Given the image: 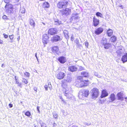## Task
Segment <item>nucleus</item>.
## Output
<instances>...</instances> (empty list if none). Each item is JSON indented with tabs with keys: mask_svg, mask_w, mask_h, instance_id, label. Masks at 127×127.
Returning a JSON list of instances; mask_svg holds the SVG:
<instances>
[{
	"mask_svg": "<svg viewBox=\"0 0 127 127\" xmlns=\"http://www.w3.org/2000/svg\"><path fill=\"white\" fill-rule=\"evenodd\" d=\"M77 70V68L74 65L70 66H69L68 68V70L71 72L76 71Z\"/></svg>",
	"mask_w": 127,
	"mask_h": 127,
	"instance_id": "17",
	"label": "nucleus"
},
{
	"mask_svg": "<svg viewBox=\"0 0 127 127\" xmlns=\"http://www.w3.org/2000/svg\"><path fill=\"white\" fill-rule=\"evenodd\" d=\"M79 87L82 88L83 87L87 86H88L90 83V82L88 80L81 79L80 80Z\"/></svg>",
	"mask_w": 127,
	"mask_h": 127,
	"instance_id": "4",
	"label": "nucleus"
},
{
	"mask_svg": "<svg viewBox=\"0 0 127 127\" xmlns=\"http://www.w3.org/2000/svg\"><path fill=\"white\" fill-rule=\"evenodd\" d=\"M109 40L111 42H114L117 40V37L115 35H113L110 37Z\"/></svg>",
	"mask_w": 127,
	"mask_h": 127,
	"instance_id": "24",
	"label": "nucleus"
},
{
	"mask_svg": "<svg viewBox=\"0 0 127 127\" xmlns=\"http://www.w3.org/2000/svg\"><path fill=\"white\" fill-rule=\"evenodd\" d=\"M96 15L97 17H102V14L100 13L99 12H96Z\"/></svg>",
	"mask_w": 127,
	"mask_h": 127,
	"instance_id": "30",
	"label": "nucleus"
},
{
	"mask_svg": "<svg viewBox=\"0 0 127 127\" xmlns=\"http://www.w3.org/2000/svg\"><path fill=\"white\" fill-rule=\"evenodd\" d=\"M108 95V94L107 90L105 89L103 90L102 91L100 97L101 98H102L107 96Z\"/></svg>",
	"mask_w": 127,
	"mask_h": 127,
	"instance_id": "12",
	"label": "nucleus"
},
{
	"mask_svg": "<svg viewBox=\"0 0 127 127\" xmlns=\"http://www.w3.org/2000/svg\"><path fill=\"white\" fill-rule=\"evenodd\" d=\"M79 17L77 13L73 14L72 16L71 19L72 20H76L79 19Z\"/></svg>",
	"mask_w": 127,
	"mask_h": 127,
	"instance_id": "21",
	"label": "nucleus"
},
{
	"mask_svg": "<svg viewBox=\"0 0 127 127\" xmlns=\"http://www.w3.org/2000/svg\"><path fill=\"white\" fill-rule=\"evenodd\" d=\"M99 20L94 17L93 18V25L95 27L97 26L99 24Z\"/></svg>",
	"mask_w": 127,
	"mask_h": 127,
	"instance_id": "15",
	"label": "nucleus"
},
{
	"mask_svg": "<svg viewBox=\"0 0 127 127\" xmlns=\"http://www.w3.org/2000/svg\"><path fill=\"white\" fill-rule=\"evenodd\" d=\"M9 37L10 39V42L11 43L13 42H14V35L12 34L9 35Z\"/></svg>",
	"mask_w": 127,
	"mask_h": 127,
	"instance_id": "28",
	"label": "nucleus"
},
{
	"mask_svg": "<svg viewBox=\"0 0 127 127\" xmlns=\"http://www.w3.org/2000/svg\"><path fill=\"white\" fill-rule=\"evenodd\" d=\"M122 61L124 63L127 61V53H126L125 54L123 55L122 58Z\"/></svg>",
	"mask_w": 127,
	"mask_h": 127,
	"instance_id": "23",
	"label": "nucleus"
},
{
	"mask_svg": "<svg viewBox=\"0 0 127 127\" xmlns=\"http://www.w3.org/2000/svg\"><path fill=\"white\" fill-rule=\"evenodd\" d=\"M4 65V64H2V65H1V67H3V66Z\"/></svg>",
	"mask_w": 127,
	"mask_h": 127,
	"instance_id": "52",
	"label": "nucleus"
},
{
	"mask_svg": "<svg viewBox=\"0 0 127 127\" xmlns=\"http://www.w3.org/2000/svg\"><path fill=\"white\" fill-rule=\"evenodd\" d=\"M103 31V28L99 27L97 28L95 31V33L96 35H99Z\"/></svg>",
	"mask_w": 127,
	"mask_h": 127,
	"instance_id": "14",
	"label": "nucleus"
},
{
	"mask_svg": "<svg viewBox=\"0 0 127 127\" xmlns=\"http://www.w3.org/2000/svg\"><path fill=\"white\" fill-rule=\"evenodd\" d=\"M61 39L60 36L56 35L52 37L51 41L52 42H57L60 41Z\"/></svg>",
	"mask_w": 127,
	"mask_h": 127,
	"instance_id": "11",
	"label": "nucleus"
},
{
	"mask_svg": "<svg viewBox=\"0 0 127 127\" xmlns=\"http://www.w3.org/2000/svg\"><path fill=\"white\" fill-rule=\"evenodd\" d=\"M64 33L65 38L66 39L68 38L69 35L68 31L66 30H64Z\"/></svg>",
	"mask_w": 127,
	"mask_h": 127,
	"instance_id": "26",
	"label": "nucleus"
},
{
	"mask_svg": "<svg viewBox=\"0 0 127 127\" xmlns=\"http://www.w3.org/2000/svg\"><path fill=\"white\" fill-rule=\"evenodd\" d=\"M9 106L11 108L13 107V105L12 104H9Z\"/></svg>",
	"mask_w": 127,
	"mask_h": 127,
	"instance_id": "44",
	"label": "nucleus"
},
{
	"mask_svg": "<svg viewBox=\"0 0 127 127\" xmlns=\"http://www.w3.org/2000/svg\"><path fill=\"white\" fill-rule=\"evenodd\" d=\"M99 94V92L97 88H94L92 90L91 96L92 99H95L97 98Z\"/></svg>",
	"mask_w": 127,
	"mask_h": 127,
	"instance_id": "3",
	"label": "nucleus"
},
{
	"mask_svg": "<svg viewBox=\"0 0 127 127\" xmlns=\"http://www.w3.org/2000/svg\"><path fill=\"white\" fill-rule=\"evenodd\" d=\"M121 54V52L120 54H119V55Z\"/></svg>",
	"mask_w": 127,
	"mask_h": 127,
	"instance_id": "53",
	"label": "nucleus"
},
{
	"mask_svg": "<svg viewBox=\"0 0 127 127\" xmlns=\"http://www.w3.org/2000/svg\"><path fill=\"white\" fill-rule=\"evenodd\" d=\"M48 85L49 84H48V85L46 84L44 86V87L46 90H48Z\"/></svg>",
	"mask_w": 127,
	"mask_h": 127,
	"instance_id": "36",
	"label": "nucleus"
},
{
	"mask_svg": "<svg viewBox=\"0 0 127 127\" xmlns=\"http://www.w3.org/2000/svg\"><path fill=\"white\" fill-rule=\"evenodd\" d=\"M3 43V41L2 40L0 39V44H2Z\"/></svg>",
	"mask_w": 127,
	"mask_h": 127,
	"instance_id": "45",
	"label": "nucleus"
},
{
	"mask_svg": "<svg viewBox=\"0 0 127 127\" xmlns=\"http://www.w3.org/2000/svg\"><path fill=\"white\" fill-rule=\"evenodd\" d=\"M33 89L36 92H37V88L36 87H34V88Z\"/></svg>",
	"mask_w": 127,
	"mask_h": 127,
	"instance_id": "43",
	"label": "nucleus"
},
{
	"mask_svg": "<svg viewBox=\"0 0 127 127\" xmlns=\"http://www.w3.org/2000/svg\"><path fill=\"white\" fill-rule=\"evenodd\" d=\"M22 81L25 84H27L28 83V82L27 79L25 78H23V80Z\"/></svg>",
	"mask_w": 127,
	"mask_h": 127,
	"instance_id": "33",
	"label": "nucleus"
},
{
	"mask_svg": "<svg viewBox=\"0 0 127 127\" xmlns=\"http://www.w3.org/2000/svg\"><path fill=\"white\" fill-rule=\"evenodd\" d=\"M125 98L126 99L125 100L127 102V97Z\"/></svg>",
	"mask_w": 127,
	"mask_h": 127,
	"instance_id": "49",
	"label": "nucleus"
},
{
	"mask_svg": "<svg viewBox=\"0 0 127 127\" xmlns=\"http://www.w3.org/2000/svg\"><path fill=\"white\" fill-rule=\"evenodd\" d=\"M85 46L87 47H88L89 45V43L87 42H85Z\"/></svg>",
	"mask_w": 127,
	"mask_h": 127,
	"instance_id": "40",
	"label": "nucleus"
},
{
	"mask_svg": "<svg viewBox=\"0 0 127 127\" xmlns=\"http://www.w3.org/2000/svg\"><path fill=\"white\" fill-rule=\"evenodd\" d=\"M18 84V86L19 87H22L21 86V83H19V84Z\"/></svg>",
	"mask_w": 127,
	"mask_h": 127,
	"instance_id": "47",
	"label": "nucleus"
},
{
	"mask_svg": "<svg viewBox=\"0 0 127 127\" xmlns=\"http://www.w3.org/2000/svg\"><path fill=\"white\" fill-rule=\"evenodd\" d=\"M61 86L62 87L63 90L65 91V94H68L70 92V89L68 87L66 83L64 82H62Z\"/></svg>",
	"mask_w": 127,
	"mask_h": 127,
	"instance_id": "6",
	"label": "nucleus"
},
{
	"mask_svg": "<svg viewBox=\"0 0 127 127\" xmlns=\"http://www.w3.org/2000/svg\"><path fill=\"white\" fill-rule=\"evenodd\" d=\"M108 99L109 100L110 102H113L116 99V96L114 93H112L110 95Z\"/></svg>",
	"mask_w": 127,
	"mask_h": 127,
	"instance_id": "16",
	"label": "nucleus"
},
{
	"mask_svg": "<svg viewBox=\"0 0 127 127\" xmlns=\"http://www.w3.org/2000/svg\"><path fill=\"white\" fill-rule=\"evenodd\" d=\"M2 18L4 20H8L9 19L7 18V17L5 15L3 16Z\"/></svg>",
	"mask_w": 127,
	"mask_h": 127,
	"instance_id": "34",
	"label": "nucleus"
},
{
	"mask_svg": "<svg viewBox=\"0 0 127 127\" xmlns=\"http://www.w3.org/2000/svg\"><path fill=\"white\" fill-rule=\"evenodd\" d=\"M35 56L36 57V58L37 59V53H36L35 54Z\"/></svg>",
	"mask_w": 127,
	"mask_h": 127,
	"instance_id": "48",
	"label": "nucleus"
},
{
	"mask_svg": "<svg viewBox=\"0 0 127 127\" xmlns=\"http://www.w3.org/2000/svg\"><path fill=\"white\" fill-rule=\"evenodd\" d=\"M60 98L61 99L62 101H63L65 103H66L65 102V101L63 98L62 97H60Z\"/></svg>",
	"mask_w": 127,
	"mask_h": 127,
	"instance_id": "41",
	"label": "nucleus"
},
{
	"mask_svg": "<svg viewBox=\"0 0 127 127\" xmlns=\"http://www.w3.org/2000/svg\"><path fill=\"white\" fill-rule=\"evenodd\" d=\"M39 107L38 106H37V111L38 112H40V111H39Z\"/></svg>",
	"mask_w": 127,
	"mask_h": 127,
	"instance_id": "46",
	"label": "nucleus"
},
{
	"mask_svg": "<svg viewBox=\"0 0 127 127\" xmlns=\"http://www.w3.org/2000/svg\"><path fill=\"white\" fill-rule=\"evenodd\" d=\"M89 95V91L88 89L81 90H80L78 94L79 98L82 99L84 97H87Z\"/></svg>",
	"mask_w": 127,
	"mask_h": 127,
	"instance_id": "1",
	"label": "nucleus"
},
{
	"mask_svg": "<svg viewBox=\"0 0 127 127\" xmlns=\"http://www.w3.org/2000/svg\"><path fill=\"white\" fill-rule=\"evenodd\" d=\"M3 35L4 36V37L5 38H7L8 37V35L7 34H6L5 33H4L3 34Z\"/></svg>",
	"mask_w": 127,
	"mask_h": 127,
	"instance_id": "39",
	"label": "nucleus"
},
{
	"mask_svg": "<svg viewBox=\"0 0 127 127\" xmlns=\"http://www.w3.org/2000/svg\"><path fill=\"white\" fill-rule=\"evenodd\" d=\"M74 39V38L73 36H72L71 37V40L72 41H73Z\"/></svg>",
	"mask_w": 127,
	"mask_h": 127,
	"instance_id": "42",
	"label": "nucleus"
},
{
	"mask_svg": "<svg viewBox=\"0 0 127 127\" xmlns=\"http://www.w3.org/2000/svg\"><path fill=\"white\" fill-rule=\"evenodd\" d=\"M50 5L49 3L45 1L43 3L42 7L43 8L45 9L49 7Z\"/></svg>",
	"mask_w": 127,
	"mask_h": 127,
	"instance_id": "20",
	"label": "nucleus"
},
{
	"mask_svg": "<svg viewBox=\"0 0 127 127\" xmlns=\"http://www.w3.org/2000/svg\"><path fill=\"white\" fill-rule=\"evenodd\" d=\"M106 33L107 36L109 37H110L113 34V31L112 29H109L107 30Z\"/></svg>",
	"mask_w": 127,
	"mask_h": 127,
	"instance_id": "22",
	"label": "nucleus"
},
{
	"mask_svg": "<svg viewBox=\"0 0 127 127\" xmlns=\"http://www.w3.org/2000/svg\"><path fill=\"white\" fill-rule=\"evenodd\" d=\"M24 74L25 76L26 77H29L30 76V74L28 72H26L24 73Z\"/></svg>",
	"mask_w": 127,
	"mask_h": 127,
	"instance_id": "32",
	"label": "nucleus"
},
{
	"mask_svg": "<svg viewBox=\"0 0 127 127\" xmlns=\"http://www.w3.org/2000/svg\"><path fill=\"white\" fill-rule=\"evenodd\" d=\"M123 93L121 92H120L118 93L117 95V99L118 100H123L124 98L123 97Z\"/></svg>",
	"mask_w": 127,
	"mask_h": 127,
	"instance_id": "19",
	"label": "nucleus"
},
{
	"mask_svg": "<svg viewBox=\"0 0 127 127\" xmlns=\"http://www.w3.org/2000/svg\"><path fill=\"white\" fill-rule=\"evenodd\" d=\"M41 127H47L46 124L43 123H42L41 124Z\"/></svg>",
	"mask_w": 127,
	"mask_h": 127,
	"instance_id": "35",
	"label": "nucleus"
},
{
	"mask_svg": "<svg viewBox=\"0 0 127 127\" xmlns=\"http://www.w3.org/2000/svg\"><path fill=\"white\" fill-rule=\"evenodd\" d=\"M30 24L33 28H34L35 27V23L32 19H30Z\"/></svg>",
	"mask_w": 127,
	"mask_h": 127,
	"instance_id": "25",
	"label": "nucleus"
},
{
	"mask_svg": "<svg viewBox=\"0 0 127 127\" xmlns=\"http://www.w3.org/2000/svg\"><path fill=\"white\" fill-rule=\"evenodd\" d=\"M54 23L56 25H59L61 24V22L59 20H57L55 21Z\"/></svg>",
	"mask_w": 127,
	"mask_h": 127,
	"instance_id": "29",
	"label": "nucleus"
},
{
	"mask_svg": "<svg viewBox=\"0 0 127 127\" xmlns=\"http://www.w3.org/2000/svg\"><path fill=\"white\" fill-rule=\"evenodd\" d=\"M68 4V2L65 0L60 1L57 4V7L59 9L63 8L66 7Z\"/></svg>",
	"mask_w": 127,
	"mask_h": 127,
	"instance_id": "2",
	"label": "nucleus"
},
{
	"mask_svg": "<svg viewBox=\"0 0 127 127\" xmlns=\"http://www.w3.org/2000/svg\"><path fill=\"white\" fill-rule=\"evenodd\" d=\"M58 61L61 64H64L66 61V59L65 57L64 56H61L58 59Z\"/></svg>",
	"mask_w": 127,
	"mask_h": 127,
	"instance_id": "13",
	"label": "nucleus"
},
{
	"mask_svg": "<svg viewBox=\"0 0 127 127\" xmlns=\"http://www.w3.org/2000/svg\"><path fill=\"white\" fill-rule=\"evenodd\" d=\"M58 32V30L57 29L55 28H51L48 30V34L49 35H54L57 34Z\"/></svg>",
	"mask_w": 127,
	"mask_h": 127,
	"instance_id": "7",
	"label": "nucleus"
},
{
	"mask_svg": "<svg viewBox=\"0 0 127 127\" xmlns=\"http://www.w3.org/2000/svg\"><path fill=\"white\" fill-rule=\"evenodd\" d=\"M53 116H54V117L55 118H58V115L56 114H53Z\"/></svg>",
	"mask_w": 127,
	"mask_h": 127,
	"instance_id": "37",
	"label": "nucleus"
},
{
	"mask_svg": "<svg viewBox=\"0 0 127 127\" xmlns=\"http://www.w3.org/2000/svg\"><path fill=\"white\" fill-rule=\"evenodd\" d=\"M49 37L47 34H45L43 35L42 42L44 45H45L48 42Z\"/></svg>",
	"mask_w": 127,
	"mask_h": 127,
	"instance_id": "8",
	"label": "nucleus"
},
{
	"mask_svg": "<svg viewBox=\"0 0 127 127\" xmlns=\"http://www.w3.org/2000/svg\"><path fill=\"white\" fill-rule=\"evenodd\" d=\"M20 38L19 37L18 38H17V39L18 41H19Z\"/></svg>",
	"mask_w": 127,
	"mask_h": 127,
	"instance_id": "50",
	"label": "nucleus"
},
{
	"mask_svg": "<svg viewBox=\"0 0 127 127\" xmlns=\"http://www.w3.org/2000/svg\"><path fill=\"white\" fill-rule=\"evenodd\" d=\"M81 75L82 76H79L77 77V79L79 80L83 79V77L88 78L89 76V74L88 72L85 71H83L81 73Z\"/></svg>",
	"mask_w": 127,
	"mask_h": 127,
	"instance_id": "10",
	"label": "nucleus"
},
{
	"mask_svg": "<svg viewBox=\"0 0 127 127\" xmlns=\"http://www.w3.org/2000/svg\"><path fill=\"white\" fill-rule=\"evenodd\" d=\"M65 72L64 70H62L57 74V78L59 79H62L64 78L65 76Z\"/></svg>",
	"mask_w": 127,
	"mask_h": 127,
	"instance_id": "9",
	"label": "nucleus"
},
{
	"mask_svg": "<svg viewBox=\"0 0 127 127\" xmlns=\"http://www.w3.org/2000/svg\"><path fill=\"white\" fill-rule=\"evenodd\" d=\"M79 42H78V41L76 43V44H78V43H79Z\"/></svg>",
	"mask_w": 127,
	"mask_h": 127,
	"instance_id": "51",
	"label": "nucleus"
},
{
	"mask_svg": "<svg viewBox=\"0 0 127 127\" xmlns=\"http://www.w3.org/2000/svg\"><path fill=\"white\" fill-rule=\"evenodd\" d=\"M25 115L26 116L29 117L31 115V113L29 111H27L25 112Z\"/></svg>",
	"mask_w": 127,
	"mask_h": 127,
	"instance_id": "31",
	"label": "nucleus"
},
{
	"mask_svg": "<svg viewBox=\"0 0 127 127\" xmlns=\"http://www.w3.org/2000/svg\"><path fill=\"white\" fill-rule=\"evenodd\" d=\"M104 48L106 49H109L111 46V44L109 43H106L104 44Z\"/></svg>",
	"mask_w": 127,
	"mask_h": 127,
	"instance_id": "27",
	"label": "nucleus"
},
{
	"mask_svg": "<svg viewBox=\"0 0 127 127\" xmlns=\"http://www.w3.org/2000/svg\"><path fill=\"white\" fill-rule=\"evenodd\" d=\"M62 15L67 16L70 15L71 13V9L69 8H66L61 11Z\"/></svg>",
	"mask_w": 127,
	"mask_h": 127,
	"instance_id": "5",
	"label": "nucleus"
},
{
	"mask_svg": "<svg viewBox=\"0 0 127 127\" xmlns=\"http://www.w3.org/2000/svg\"><path fill=\"white\" fill-rule=\"evenodd\" d=\"M15 81H16V84H19V82L18 81V80L16 79V76H15Z\"/></svg>",
	"mask_w": 127,
	"mask_h": 127,
	"instance_id": "38",
	"label": "nucleus"
},
{
	"mask_svg": "<svg viewBox=\"0 0 127 127\" xmlns=\"http://www.w3.org/2000/svg\"><path fill=\"white\" fill-rule=\"evenodd\" d=\"M51 50L53 53H57L59 51V47L57 46H54L51 48Z\"/></svg>",
	"mask_w": 127,
	"mask_h": 127,
	"instance_id": "18",
	"label": "nucleus"
}]
</instances>
